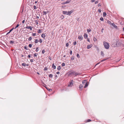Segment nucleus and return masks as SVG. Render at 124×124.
Here are the masks:
<instances>
[{"instance_id": "f257e3e1", "label": "nucleus", "mask_w": 124, "mask_h": 124, "mask_svg": "<svg viewBox=\"0 0 124 124\" xmlns=\"http://www.w3.org/2000/svg\"><path fill=\"white\" fill-rule=\"evenodd\" d=\"M118 40V39H114L112 41V45L113 47H115L117 46V42Z\"/></svg>"}, {"instance_id": "f03ea898", "label": "nucleus", "mask_w": 124, "mask_h": 124, "mask_svg": "<svg viewBox=\"0 0 124 124\" xmlns=\"http://www.w3.org/2000/svg\"><path fill=\"white\" fill-rule=\"evenodd\" d=\"M103 45L105 48L108 49L109 47V45L108 43H107L106 41L103 42Z\"/></svg>"}, {"instance_id": "7ed1b4c3", "label": "nucleus", "mask_w": 124, "mask_h": 124, "mask_svg": "<svg viewBox=\"0 0 124 124\" xmlns=\"http://www.w3.org/2000/svg\"><path fill=\"white\" fill-rule=\"evenodd\" d=\"M73 12V11L71 10L70 11H63L62 12L63 14L66 15H70V14Z\"/></svg>"}, {"instance_id": "20e7f679", "label": "nucleus", "mask_w": 124, "mask_h": 124, "mask_svg": "<svg viewBox=\"0 0 124 124\" xmlns=\"http://www.w3.org/2000/svg\"><path fill=\"white\" fill-rule=\"evenodd\" d=\"M75 73V72L74 71H70L68 72L67 74L69 76L72 77L73 76Z\"/></svg>"}, {"instance_id": "39448f33", "label": "nucleus", "mask_w": 124, "mask_h": 124, "mask_svg": "<svg viewBox=\"0 0 124 124\" xmlns=\"http://www.w3.org/2000/svg\"><path fill=\"white\" fill-rule=\"evenodd\" d=\"M73 80H71L69 84L68 85V86L69 87H71L73 85Z\"/></svg>"}, {"instance_id": "423d86ee", "label": "nucleus", "mask_w": 124, "mask_h": 124, "mask_svg": "<svg viewBox=\"0 0 124 124\" xmlns=\"http://www.w3.org/2000/svg\"><path fill=\"white\" fill-rule=\"evenodd\" d=\"M111 25L114 26L115 28H116V29H118V28L117 26L114 23H111Z\"/></svg>"}, {"instance_id": "0eeeda50", "label": "nucleus", "mask_w": 124, "mask_h": 124, "mask_svg": "<svg viewBox=\"0 0 124 124\" xmlns=\"http://www.w3.org/2000/svg\"><path fill=\"white\" fill-rule=\"evenodd\" d=\"M92 46V44L90 45H88L87 47V49H89L91 48Z\"/></svg>"}, {"instance_id": "6e6552de", "label": "nucleus", "mask_w": 124, "mask_h": 124, "mask_svg": "<svg viewBox=\"0 0 124 124\" xmlns=\"http://www.w3.org/2000/svg\"><path fill=\"white\" fill-rule=\"evenodd\" d=\"M32 26H27L26 28L27 29H30L31 30H32Z\"/></svg>"}, {"instance_id": "1a4fd4ad", "label": "nucleus", "mask_w": 124, "mask_h": 124, "mask_svg": "<svg viewBox=\"0 0 124 124\" xmlns=\"http://www.w3.org/2000/svg\"><path fill=\"white\" fill-rule=\"evenodd\" d=\"M83 86V85L81 84L80 85H79V88L80 90H82V89Z\"/></svg>"}, {"instance_id": "9d476101", "label": "nucleus", "mask_w": 124, "mask_h": 124, "mask_svg": "<svg viewBox=\"0 0 124 124\" xmlns=\"http://www.w3.org/2000/svg\"><path fill=\"white\" fill-rule=\"evenodd\" d=\"M14 28H13L10 30L7 33L6 35H7L8 34L10 33L13 30Z\"/></svg>"}, {"instance_id": "9b49d317", "label": "nucleus", "mask_w": 124, "mask_h": 124, "mask_svg": "<svg viewBox=\"0 0 124 124\" xmlns=\"http://www.w3.org/2000/svg\"><path fill=\"white\" fill-rule=\"evenodd\" d=\"M78 38L79 39L82 40L83 39V37L81 35L79 36L78 37Z\"/></svg>"}, {"instance_id": "f8f14e48", "label": "nucleus", "mask_w": 124, "mask_h": 124, "mask_svg": "<svg viewBox=\"0 0 124 124\" xmlns=\"http://www.w3.org/2000/svg\"><path fill=\"white\" fill-rule=\"evenodd\" d=\"M84 37L85 39H86L87 38L88 35L86 33H85L84 35Z\"/></svg>"}, {"instance_id": "ddd939ff", "label": "nucleus", "mask_w": 124, "mask_h": 124, "mask_svg": "<svg viewBox=\"0 0 124 124\" xmlns=\"http://www.w3.org/2000/svg\"><path fill=\"white\" fill-rule=\"evenodd\" d=\"M52 68L54 69H56V66L54 65V63L52 64Z\"/></svg>"}, {"instance_id": "4468645a", "label": "nucleus", "mask_w": 124, "mask_h": 124, "mask_svg": "<svg viewBox=\"0 0 124 124\" xmlns=\"http://www.w3.org/2000/svg\"><path fill=\"white\" fill-rule=\"evenodd\" d=\"M29 65L28 64H26L25 63H23L22 64V65L23 66H28Z\"/></svg>"}, {"instance_id": "2eb2a0df", "label": "nucleus", "mask_w": 124, "mask_h": 124, "mask_svg": "<svg viewBox=\"0 0 124 124\" xmlns=\"http://www.w3.org/2000/svg\"><path fill=\"white\" fill-rule=\"evenodd\" d=\"M41 37L43 38H44L45 37V34L43 33L41 35Z\"/></svg>"}, {"instance_id": "dca6fc26", "label": "nucleus", "mask_w": 124, "mask_h": 124, "mask_svg": "<svg viewBox=\"0 0 124 124\" xmlns=\"http://www.w3.org/2000/svg\"><path fill=\"white\" fill-rule=\"evenodd\" d=\"M108 59V58H106L105 59H104L103 60L101 61V62H102L103 61H106V60H107Z\"/></svg>"}, {"instance_id": "f3484780", "label": "nucleus", "mask_w": 124, "mask_h": 124, "mask_svg": "<svg viewBox=\"0 0 124 124\" xmlns=\"http://www.w3.org/2000/svg\"><path fill=\"white\" fill-rule=\"evenodd\" d=\"M35 24L36 25H37L38 24V20H35Z\"/></svg>"}, {"instance_id": "a211bd4d", "label": "nucleus", "mask_w": 124, "mask_h": 124, "mask_svg": "<svg viewBox=\"0 0 124 124\" xmlns=\"http://www.w3.org/2000/svg\"><path fill=\"white\" fill-rule=\"evenodd\" d=\"M80 74L79 73H78L76 72L75 74V76H76L77 75H80Z\"/></svg>"}, {"instance_id": "6ab92c4d", "label": "nucleus", "mask_w": 124, "mask_h": 124, "mask_svg": "<svg viewBox=\"0 0 124 124\" xmlns=\"http://www.w3.org/2000/svg\"><path fill=\"white\" fill-rule=\"evenodd\" d=\"M57 69L58 70H60L61 69V66H59L57 68Z\"/></svg>"}, {"instance_id": "aec40b11", "label": "nucleus", "mask_w": 124, "mask_h": 124, "mask_svg": "<svg viewBox=\"0 0 124 124\" xmlns=\"http://www.w3.org/2000/svg\"><path fill=\"white\" fill-rule=\"evenodd\" d=\"M39 41L37 39H35V40L34 42L35 43H37Z\"/></svg>"}, {"instance_id": "412c9836", "label": "nucleus", "mask_w": 124, "mask_h": 124, "mask_svg": "<svg viewBox=\"0 0 124 124\" xmlns=\"http://www.w3.org/2000/svg\"><path fill=\"white\" fill-rule=\"evenodd\" d=\"M70 0H68L66 1L65 2V3L66 4H68L70 3Z\"/></svg>"}, {"instance_id": "4be33fe9", "label": "nucleus", "mask_w": 124, "mask_h": 124, "mask_svg": "<svg viewBox=\"0 0 124 124\" xmlns=\"http://www.w3.org/2000/svg\"><path fill=\"white\" fill-rule=\"evenodd\" d=\"M74 59V56H72L71 58V60L72 61Z\"/></svg>"}, {"instance_id": "5701e85b", "label": "nucleus", "mask_w": 124, "mask_h": 124, "mask_svg": "<svg viewBox=\"0 0 124 124\" xmlns=\"http://www.w3.org/2000/svg\"><path fill=\"white\" fill-rule=\"evenodd\" d=\"M88 85L87 84V82H86L85 83V85L84 86V88H86L87 87V86Z\"/></svg>"}, {"instance_id": "b1692460", "label": "nucleus", "mask_w": 124, "mask_h": 124, "mask_svg": "<svg viewBox=\"0 0 124 124\" xmlns=\"http://www.w3.org/2000/svg\"><path fill=\"white\" fill-rule=\"evenodd\" d=\"M32 38L31 37H30L29 38L28 40L29 41H31L32 40Z\"/></svg>"}, {"instance_id": "393cba45", "label": "nucleus", "mask_w": 124, "mask_h": 124, "mask_svg": "<svg viewBox=\"0 0 124 124\" xmlns=\"http://www.w3.org/2000/svg\"><path fill=\"white\" fill-rule=\"evenodd\" d=\"M107 23H108V24H111V23H111V22L110 21H109V20H108L107 21Z\"/></svg>"}, {"instance_id": "a878e982", "label": "nucleus", "mask_w": 124, "mask_h": 124, "mask_svg": "<svg viewBox=\"0 0 124 124\" xmlns=\"http://www.w3.org/2000/svg\"><path fill=\"white\" fill-rule=\"evenodd\" d=\"M14 43V41H10L9 42L10 44H13Z\"/></svg>"}, {"instance_id": "bb28decb", "label": "nucleus", "mask_w": 124, "mask_h": 124, "mask_svg": "<svg viewBox=\"0 0 124 124\" xmlns=\"http://www.w3.org/2000/svg\"><path fill=\"white\" fill-rule=\"evenodd\" d=\"M47 12H46L44 11H43V15H46V14H47Z\"/></svg>"}, {"instance_id": "cd10ccee", "label": "nucleus", "mask_w": 124, "mask_h": 124, "mask_svg": "<svg viewBox=\"0 0 124 124\" xmlns=\"http://www.w3.org/2000/svg\"><path fill=\"white\" fill-rule=\"evenodd\" d=\"M106 14L105 12H104L103 13V16H105L106 15Z\"/></svg>"}, {"instance_id": "c85d7f7f", "label": "nucleus", "mask_w": 124, "mask_h": 124, "mask_svg": "<svg viewBox=\"0 0 124 124\" xmlns=\"http://www.w3.org/2000/svg\"><path fill=\"white\" fill-rule=\"evenodd\" d=\"M19 26V25L18 24L14 28L15 29H16Z\"/></svg>"}, {"instance_id": "c756f323", "label": "nucleus", "mask_w": 124, "mask_h": 124, "mask_svg": "<svg viewBox=\"0 0 124 124\" xmlns=\"http://www.w3.org/2000/svg\"><path fill=\"white\" fill-rule=\"evenodd\" d=\"M87 31L88 32H91V30L90 29H87Z\"/></svg>"}, {"instance_id": "7c9ffc66", "label": "nucleus", "mask_w": 124, "mask_h": 124, "mask_svg": "<svg viewBox=\"0 0 124 124\" xmlns=\"http://www.w3.org/2000/svg\"><path fill=\"white\" fill-rule=\"evenodd\" d=\"M86 82H87L86 80H84L82 81V83L83 84H84L85 83H86Z\"/></svg>"}, {"instance_id": "2f4dec72", "label": "nucleus", "mask_w": 124, "mask_h": 124, "mask_svg": "<svg viewBox=\"0 0 124 124\" xmlns=\"http://www.w3.org/2000/svg\"><path fill=\"white\" fill-rule=\"evenodd\" d=\"M100 20L102 21H104L103 18L102 17H101L100 18Z\"/></svg>"}, {"instance_id": "473e14b6", "label": "nucleus", "mask_w": 124, "mask_h": 124, "mask_svg": "<svg viewBox=\"0 0 124 124\" xmlns=\"http://www.w3.org/2000/svg\"><path fill=\"white\" fill-rule=\"evenodd\" d=\"M39 41L40 43H41L43 41H42V39H39Z\"/></svg>"}, {"instance_id": "72a5a7b5", "label": "nucleus", "mask_w": 124, "mask_h": 124, "mask_svg": "<svg viewBox=\"0 0 124 124\" xmlns=\"http://www.w3.org/2000/svg\"><path fill=\"white\" fill-rule=\"evenodd\" d=\"M49 77L50 78H52L53 77V75L52 74H49Z\"/></svg>"}, {"instance_id": "f704fd0d", "label": "nucleus", "mask_w": 124, "mask_h": 124, "mask_svg": "<svg viewBox=\"0 0 124 124\" xmlns=\"http://www.w3.org/2000/svg\"><path fill=\"white\" fill-rule=\"evenodd\" d=\"M38 33H40L41 32V30H39L38 31Z\"/></svg>"}, {"instance_id": "c9c22d12", "label": "nucleus", "mask_w": 124, "mask_h": 124, "mask_svg": "<svg viewBox=\"0 0 124 124\" xmlns=\"http://www.w3.org/2000/svg\"><path fill=\"white\" fill-rule=\"evenodd\" d=\"M36 35V33H32V35L33 36H35Z\"/></svg>"}, {"instance_id": "e433bc0d", "label": "nucleus", "mask_w": 124, "mask_h": 124, "mask_svg": "<svg viewBox=\"0 0 124 124\" xmlns=\"http://www.w3.org/2000/svg\"><path fill=\"white\" fill-rule=\"evenodd\" d=\"M101 55L103 56H104V53L102 51H101Z\"/></svg>"}, {"instance_id": "4c0bfd02", "label": "nucleus", "mask_w": 124, "mask_h": 124, "mask_svg": "<svg viewBox=\"0 0 124 124\" xmlns=\"http://www.w3.org/2000/svg\"><path fill=\"white\" fill-rule=\"evenodd\" d=\"M39 47H38L36 48V49L35 51L36 52H37L39 51Z\"/></svg>"}, {"instance_id": "58836bf2", "label": "nucleus", "mask_w": 124, "mask_h": 124, "mask_svg": "<svg viewBox=\"0 0 124 124\" xmlns=\"http://www.w3.org/2000/svg\"><path fill=\"white\" fill-rule=\"evenodd\" d=\"M38 55V54L37 53H35L34 54V57H36Z\"/></svg>"}, {"instance_id": "ea45409f", "label": "nucleus", "mask_w": 124, "mask_h": 124, "mask_svg": "<svg viewBox=\"0 0 124 124\" xmlns=\"http://www.w3.org/2000/svg\"><path fill=\"white\" fill-rule=\"evenodd\" d=\"M24 48L27 50H28V48L26 46H25L24 47Z\"/></svg>"}, {"instance_id": "a19ab883", "label": "nucleus", "mask_w": 124, "mask_h": 124, "mask_svg": "<svg viewBox=\"0 0 124 124\" xmlns=\"http://www.w3.org/2000/svg\"><path fill=\"white\" fill-rule=\"evenodd\" d=\"M77 57L79 58L80 57V56H79V55L78 54H77Z\"/></svg>"}, {"instance_id": "79ce46f5", "label": "nucleus", "mask_w": 124, "mask_h": 124, "mask_svg": "<svg viewBox=\"0 0 124 124\" xmlns=\"http://www.w3.org/2000/svg\"><path fill=\"white\" fill-rule=\"evenodd\" d=\"M65 64L64 63H62V66H65Z\"/></svg>"}, {"instance_id": "37998d69", "label": "nucleus", "mask_w": 124, "mask_h": 124, "mask_svg": "<svg viewBox=\"0 0 124 124\" xmlns=\"http://www.w3.org/2000/svg\"><path fill=\"white\" fill-rule=\"evenodd\" d=\"M66 46L67 47H68L69 46V44L68 43H67L66 44Z\"/></svg>"}, {"instance_id": "c03bdc74", "label": "nucleus", "mask_w": 124, "mask_h": 124, "mask_svg": "<svg viewBox=\"0 0 124 124\" xmlns=\"http://www.w3.org/2000/svg\"><path fill=\"white\" fill-rule=\"evenodd\" d=\"M76 41H74L73 43V45H75L76 44Z\"/></svg>"}, {"instance_id": "a18cd8bd", "label": "nucleus", "mask_w": 124, "mask_h": 124, "mask_svg": "<svg viewBox=\"0 0 124 124\" xmlns=\"http://www.w3.org/2000/svg\"><path fill=\"white\" fill-rule=\"evenodd\" d=\"M45 52V50H42V54H44Z\"/></svg>"}, {"instance_id": "49530a36", "label": "nucleus", "mask_w": 124, "mask_h": 124, "mask_svg": "<svg viewBox=\"0 0 124 124\" xmlns=\"http://www.w3.org/2000/svg\"><path fill=\"white\" fill-rule=\"evenodd\" d=\"M29 47L31 48L32 47V45L31 44H29Z\"/></svg>"}, {"instance_id": "de8ad7c7", "label": "nucleus", "mask_w": 124, "mask_h": 124, "mask_svg": "<svg viewBox=\"0 0 124 124\" xmlns=\"http://www.w3.org/2000/svg\"><path fill=\"white\" fill-rule=\"evenodd\" d=\"M47 70V68L46 67H45L44 69V70Z\"/></svg>"}, {"instance_id": "09e8293b", "label": "nucleus", "mask_w": 124, "mask_h": 124, "mask_svg": "<svg viewBox=\"0 0 124 124\" xmlns=\"http://www.w3.org/2000/svg\"><path fill=\"white\" fill-rule=\"evenodd\" d=\"M33 7H34V9H36V8H37L35 6H34Z\"/></svg>"}, {"instance_id": "8fccbe9b", "label": "nucleus", "mask_w": 124, "mask_h": 124, "mask_svg": "<svg viewBox=\"0 0 124 124\" xmlns=\"http://www.w3.org/2000/svg\"><path fill=\"white\" fill-rule=\"evenodd\" d=\"M93 39L94 41H95L97 40V39L95 37H94Z\"/></svg>"}, {"instance_id": "3c124183", "label": "nucleus", "mask_w": 124, "mask_h": 124, "mask_svg": "<svg viewBox=\"0 0 124 124\" xmlns=\"http://www.w3.org/2000/svg\"><path fill=\"white\" fill-rule=\"evenodd\" d=\"M66 7V6L65 5H63L62 6V7L63 8H64Z\"/></svg>"}, {"instance_id": "603ef678", "label": "nucleus", "mask_w": 124, "mask_h": 124, "mask_svg": "<svg viewBox=\"0 0 124 124\" xmlns=\"http://www.w3.org/2000/svg\"><path fill=\"white\" fill-rule=\"evenodd\" d=\"M48 58L50 60H52V59L51 57H48Z\"/></svg>"}, {"instance_id": "864d4df0", "label": "nucleus", "mask_w": 124, "mask_h": 124, "mask_svg": "<svg viewBox=\"0 0 124 124\" xmlns=\"http://www.w3.org/2000/svg\"><path fill=\"white\" fill-rule=\"evenodd\" d=\"M87 122H89L91 121V120L90 119H88L87 120Z\"/></svg>"}, {"instance_id": "5fc2aeb1", "label": "nucleus", "mask_w": 124, "mask_h": 124, "mask_svg": "<svg viewBox=\"0 0 124 124\" xmlns=\"http://www.w3.org/2000/svg\"><path fill=\"white\" fill-rule=\"evenodd\" d=\"M98 11L100 13L101 12V10L100 9H99L98 10Z\"/></svg>"}, {"instance_id": "6e6d98bb", "label": "nucleus", "mask_w": 124, "mask_h": 124, "mask_svg": "<svg viewBox=\"0 0 124 124\" xmlns=\"http://www.w3.org/2000/svg\"><path fill=\"white\" fill-rule=\"evenodd\" d=\"M70 54L71 55L72 54V51L71 50L70 51Z\"/></svg>"}, {"instance_id": "4d7b16f0", "label": "nucleus", "mask_w": 124, "mask_h": 124, "mask_svg": "<svg viewBox=\"0 0 124 124\" xmlns=\"http://www.w3.org/2000/svg\"><path fill=\"white\" fill-rule=\"evenodd\" d=\"M87 41H88L89 42H90L89 39L88 38H87Z\"/></svg>"}, {"instance_id": "13d9d810", "label": "nucleus", "mask_w": 124, "mask_h": 124, "mask_svg": "<svg viewBox=\"0 0 124 124\" xmlns=\"http://www.w3.org/2000/svg\"><path fill=\"white\" fill-rule=\"evenodd\" d=\"M103 28H102V29L101 30V32H102V33H103Z\"/></svg>"}, {"instance_id": "bf43d9fd", "label": "nucleus", "mask_w": 124, "mask_h": 124, "mask_svg": "<svg viewBox=\"0 0 124 124\" xmlns=\"http://www.w3.org/2000/svg\"><path fill=\"white\" fill-rule=\"evenodd\" d=\"M61 4L62 5H64L65 4H66L65 3V2H63V3H61Z\"/></svg>"}, {"instance_id": "052dcab7", "label": "nucleus", "mask_w": 124, "mask_h": 124, "mask_svg": "<svg viewBox=\"0 0 124 124\" xmlns=\"http://www.w3.org/2000/svg\"><path fill=\"white\" fill-rule=\"evenodd\" d=\"M28 58H30L31 57V55H29L28 56Z\"/></svg>"}, {"instance_id": "680f3d73", "label": "nucleus", "mask_w": 124, "mask_h": 124, "mask_svg": "<svg viewBox=\"0 0 124 124\" xmlns=\"http://www.w3.org/2000/svg\"><path fill=\"white\" fill-rule=\"evenodd\" d=\"M98 3V1H96L95 2V4H96L97 3Z\"/></svg>"}, {"instance_id": "e2e57ef3", "label": "nucleus", "mask_w": 124, "mask_h": 124, "mask_svg": "<svg viewBox=\"0 0 124 124\" xmlns=\"http://www.w3.org/2000/svg\"><path fill=\"white\" fill-rule=\"evenodd\" d=\"M25 21L24 20H23L22 22V23H24Z\"/></svg>"}, {"instance_id": "0e129e2a", "label": "nucleus", "mask_w": 124, "mask_h": 124, "mask_svg": "<svg viewBox=\"0 0 124 124\" xmlns=\"http://www.w3.org/2000/svg\"><path fill=\"white\" fill-rule=\"evenodd\" d=\"M60 72H59V71L57 72H56V74H60Z\"/></svg>"}, {"instance_id": "69168bd1", "label": "nucleus", "mask_w": 124, "mask_h": 124, "mask_svg": "<svg viewBox=\"0 0 124 124\" xmlns=\"http://www.w3.org/2000/svg\"><path fill=\"white\" fill-rule=\"evenodd\" d=\"M48 90L49 91H52V90L51 89H49V90Z\"/></svg>"}, {"instance_id": "338daca9", "label": "nucleus", "mask_w": 124, "mask_h": 124, "mask_svg": "<svg viewBox=\"0 0 124 124\" xmlns=\"http://www.w3.org/2000/svg\"><path fill=\"white\" fill-rule=\"evenodd\" d=\"M30 61L31 62H33V60L32 59H31L30 60Z\"/></svg>"}, {"instance_id": "774afa93", "label": "nucleus", "mask_w": 124, "mask_h": 124, "mask_svg": "<svg viewBox=\"0 0 124 124\" xmlns=\"http://www.w3.org/2000/svg\"><path fill=\"white\" fill-rule=\"evenodd\" d=\"M98 7H99L101 6V5L100 4H98Z\"/></svg>"}]
</instances>
